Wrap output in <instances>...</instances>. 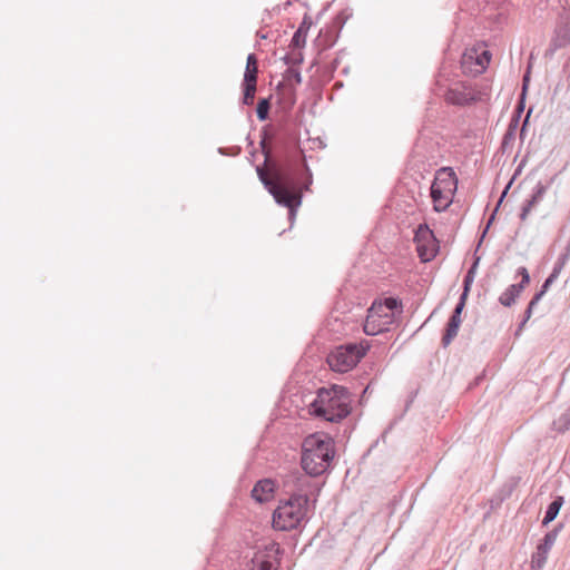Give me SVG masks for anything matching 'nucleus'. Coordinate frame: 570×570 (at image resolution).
<instances>
[{
    "instance_id": "f257e3e1",
    "label": "nucleus",
    "mask_w": 570,
    "mask_h": 570,
    "mask_svg": "<svg viewBox=\"0 0 570 570\" xmlns=\"http://www.w3.org/2000/svg\"><path fill=\"white\" fill-rule=\"evenodd\" d=\"M261 146L265 156L264 165L267 169L259 166L256 168L259 180L277 204L288 208L289 219H293L296 209L302 204V190L298 188L295 175L289 168L272 160V154L265 139L261 141Z\"/></svg>"
},
{
    "instance_id": "f03ea898",
    "label": "nucleus",
    "mask_w": 570,
    "mask_h": 570,
    "mask_svg": "<svg viewBox=\"0 0 570 570\" xmlns=\"http://www.w3.org/2000/svg\"><path fill=\"white\" fill-rule=\"evenodd\" d=\"M311 480L306 475H291L285 482L291 497L279 503L273 513V528L279 531H291L298 528L307 519L308 493Z\"/></svg>"
},
{
    "instance_id": "7ed1b4c3",
    "label": "nucleus",
    "mask_w": 570,
    "mask_h": 570,
    "mask_svg": "<svg viewBox=\"0 0 570 570\" xmlns=\"http://www.w3.org/2000/svg\"><path fill=\"white\" fill-rule=\"evenodd\" d=\"M352 396L344 386L333 385L330 389L322 387L316 397L311 402V414L328 422H340L351 413Z\"/></svg>"
},
{
    "instance_id": "20e7f679",
    "label": "nucleus",
    "mask_w": 570,
    "mask_h": 570,
    "mask_svg": "<svg viewBox=\"0 0 570 570\" xmlns=\"http://www.w3.org/2000/svg\"><path fill=\"white\" fill-rule=\"evenodd\" d=\"M301 464L306 474L317 476L323 474L334 458L332 440L324 434H311L302 444Z\"/></svg>"
},
{
    "instance_id": "39448f33",
    "label": "nucleus",
    "mask_w": 570,
    "mask_h": 570,
    "mask_svg": "<svg viewBox=\"0 0 570 570\" xmlns=\"http://www.w3.org/2000/svg\"><path fill=\"white\" fill-rule=\"evenodd\" d=\"M458 189V177L451 167H442L436 170L431 185V198L435 212H444L453 202Z\"/></svg>"
},
{
    "instance_id": "423d86ee",
    "label": "nucleus",
    "mask_w": 570,
    "mask_h": 570,
    "mask_svg": "<svg viewBox=\"0 0 570 570\" xmlns=\"http://www.w3.org/2000/svg\"><path fill=\"white\" fill-rule=\"evenodd\" d=\"M368 348L370 344L366 341L346 343L331 351L326 361L331 370L345 373L352 370L365 356Z\"/></svg>"
},
{
    "instance_id": "0eeeda50",
    "label": "nucleus",
    "mask_w": 570,
    "mask_h": 570,
    "mask_svg": "<svg viewBox=\"0 0 570 570\" xmlns=\"http://www.w3.org/2000/svg\"><path fill=\"white\" fill-rule=\"evenodd\" d=\"M568 46H570V11L564 10L559 14L553 35L544 56L552 58L558 50Z\"/></svg>"
},
{
    "instance_id": "6e6552de",
    "label": "nucleus",
    "mask_w": 570,
    "mask_h": 570,
    "mask_svg": "<svg viewBox=\"0 0 570 570\" xmlns=\"http://www.w3.org/2000/svg\"><path fill=\"white\" fill-rule=\"evenodd\" d=\"M558 534V528L547 532L542 541L537 546V550L531 557L532 570L543 569L548 559V554L557 541Z\"/></svg>"
},
{
    "instance_id": "1a4fd4ad",
    "label": "nucleus",
    "mask_w": 570,
    "mask_h": 570,
    "mask_svg": "<svg viewBox=\"0 0 570 570\" xmlns=\"http://www.w3.org/2000/svg\"><path fill=\"white\" fill-rule=\"evenodd\" d=\"M444 99L454 106H468L476 100V92L469 85L455 83L445 91Z\"/></svg>"
},
{
    "instance_id": "9d476101",
    "label": "nucleus",
    "mask_w": 570,
    "mask_h": 570,
    "mask_svg": "<svg viewBox=\"0 0 570 570\" xmlns=\"http://www.w3.org/2000/svg\"><path fill=\"white\" fill-rule=\"evenodd\" d=\"M381 312H383L382 305L373 304L368 308V313L363 326L365 334L374 336L389 328V325L391 324V318L387 321L379 322L381 317Z\"/></svg>"
},
{
    "instance_id": "9b49d317",
    "label": "nucleus",
    "mask_w": 570,
    "mask_h": 570,
    "mask_svg": "<svg viewBox=\"0 0 570 570\" xmlns=\"http://www.w3.org/2000/svg\"><path fill=\"white\" fill-rule=\"evenodd\" d=\"M518 275L521 276V282L519 284L510 285L499 297V302L503 306H511L515 299L520 296L521 292L524 289L525 285L530 282V275L525 267L518 268Z\"/></svg>"
},
{
    "instance_id": "f8f14e48",
    "label": "nucleus",
    "mask_w": 570,
    "mask_h": 570,
    "mask_svg": "<svg viewBox=\"0 0 570 570\" xmlns=\"http://www.w3.org/2000/svg\"><path fill=\"white\" fill-rule=\"evenodd\" d=\"M274 490L275 484L271 479L261 480L254 485L252 498L259 503L267 502L273 497Z\"/></svg>"
},
{
    "instance_id": "ddd939ff",
    "label": "nucleus",
    "mask_w": 570,
    "mask_h": 570,
    "mask_svg": "<svg viewBox=\"0 0 570 570\" xmlns=\"http://www.w3.org/2000/svg\"><path fill=\"white\" fill-rule=\"evenodd\" d=\"M313 24L312 18L307 14L304 16L299 27L294 32L289 43L291 49H301L305 47L307 32Z\"/></svg>"
},
{
    "instance_id": "4468645a",
    "label": "nucleus",
    "mask_w": 570,
    "mask_h": 570,
    "mask_svg": "<svg viewBox=\"0 0 570 570\" xmlns=\"http://www.w3.org/2000/svg\"><path fill=\"white\" fill-rule=\"evenodd\" d=\"M563 503H564L563 497L558 495L554 498V500L548 505L546 515L542 520V525H544V527L548 525L550 522H552L557 518Z\"/></svg>"
},
{
    "instance_id": "2eb2a0df",
    "label": "nucleus",
    "mask_w": 570,
    "mask_h": 570,
    "mask_svg": "<svg viewBox=\"0 0 570 570\" xmlns=\"http://www.w3.org/2000/svg\"><path fill=\"white\" fill-rule=\"evenodd\" d=\"M256 83L257 81L253 78V75L246 77V80L243 82L244 87V96L243 104L250 105L254 101L255 92H256Z\"/></svg>"
},
{
    "instance_id": "dca6fc26",
    "label": "nucleus",
    "mask_w": 570,
    "mask_h": 570,
    "mask_svg": "<svg viewBox=\"0 0 570 570\" xmlns=\"http://www.w3.org/2000/svg\"><path fill=\"white\" fill-rule=\"evenodd\" d=\"M564 259H566V257L562 261L560 259L558 263H556L551 274L542 284L541 289L537 293V294H541V297L546 294V292L551 286V284L558 278L561 269L563 268Z\"/></svg>"
},
{
    "instance_id": "f3484780",
    "label": "nucleus",
    "mask_w": 570,
    "mask_h": 570,
    "mask_svg": "<svg viewBox=\"0 0 570 570\" xmlns=\"http://www.w3.org/2000/svg\"><path fill=\"white\" fill-rule=\"evenodd\" d=\"M553 430L563 433L570 428V406L567 407L552 423Z\"/></svg>"
},
{
    "instance_id": "a211bd4d",
    "label": "nucleus",
    "mask_w": 570,
    "mask_h": 570,
    "mask_svg": "<svg viewBox=\"0 0 570 570\" xmlns=\"http://www.w3.org/2000/svg\"><path fill=\"white\" fill-rule=\"evenodd\" d=\"M548 187L542 183H538L534 187L533 194L530 199L525 200V205L530 208L535 207L542 199L547 193Z\"/></svg>"
},
{
    "instance_id": "6ab92c4d",
    "label": "nucleus",
    "mask_w": 570,
    "mask_h": 570,
    "mask_svg": "<svg viewBox=\"0 0 570 570\" xmlns=\"http://www.w3.org/2000/svg\"><path fill=\"white\" fill-rule=\"evenodd\" d=\"M248 570H272L273 563L264 553H256Z\"/></svg>"
},
{
    "instance_id": "aec40b11",
    "label": "nucleus",
    "mask_w": 570,
    "mask_h": 570,
    "mask_svg": "<svg viewBox=\"0 0 570 570\" xmlns=\"http://www.w3.org/2000/svg\"><path fill=\"white\" fill-rule=\"evenodd\" d=\"M541 294H534V296L532 297V299L530 301L525 312H524V317L523 320L521 321V323L519 324V327H518V331H517V334H519L522 328L524 327V325L527 324V322L530 320L531 315H532V312H533V308L537 306V304L540 302L541 299Z\"/></svg>"
},
{
    "instance_id": "412c9836",
    "label": "nucleus",
    "mask_w": 570,
    "mask_h": 570,
    "mask_svg": "<svg viewBox=\"0 0 570 570\" xmlns=\"http://www.w3.org/2000/svg\"><path fill=\"white\" fill-rule=\"evenodd\" d=\"M257 59L254 53L248 55L247 57V63L246 69L244 73V80H246V77L249 75H253V78L257 81Z\"/></svg>"
},
{
    "instance_id": "4be33fe9",
    "label": "nucleus",
    "mask_w": 570,
    "mask_h": 570,
    "mask_svg": "<svg viewBox=\"0 0 570 570\" xmlns=\"http://www.w3.org/2000/svg\"><path fill=\"white\" fill-rule=\"evenodd\" d=\"M269 109H271V104H269L268 99H261L258 101L257 108H256L257 118L261 121L266 120L268 118Z\"/></svg>"
},
{
    "instance_id": "5701e85b",
    "label": "nucleus",
    "mask_w": 570,
    "mask_h": 570,
    "mask_svg": "<svg viewBox=\"0 0 570 570\" xmlns=\"http://www.w3.org/2000/svg\"><path fill=\"white\" fill-rule=\"evenodd\" d=\"M459 328H460L459 326L451 325L448 323L445 333L442 337V345L444 347H446L453 341V338L458 335Z\"/></svg>"
},
{
    "instance_id": "b1692460",
    "label": "nucleus",
    "mask_w": 570,
    "mask_h": 570,
    "mask_svg": "<svg viewBox=\"0 0 570 570\" xmlns=\"http://www.w3.org/2000/svg\"><path fill=\"white\" fill-rule=\"evenodd\" d=\"M292 53H287L284 56L283 60L284 63L287 66H296L301 65L303 62V53L301 51H295V49H292Z\"/></svg>"
},
{
    "instance_id": "393cba45",
    "label": "nucleus",
    "mask_w": 570,
    "mask_h": 570,
    "mask_svg": "<svg viewBox=\"0 0 570 570\" xmlns=\"http://www.w3.org/2000/svg\"><path fill=\"white\" fill-rule=\"evenodd\" d=\"M478 262H479V259L475 261V263L471 266V268L468 271L466 275L464 276L462 294H465V295L469 294L470 287L474 279V269H475Z\"/></svg>"
},
{
    "instance_id": "a878e982",
    "label": "nucleus",
    "mask_w": 570,
    "mask_h": 570,
    "mask_svg": "<svg viewBox=\"0 0 570 570\" xmlns=\"http://www.w3.org/2000/svg\"><path fill=\"white\" fill-rule=\"evenodd\" d=\"M379 305L383 306V311L386 309L391 313H394L395 309L400 308V312H402V304L397 298L394 297H387L384 299L383 303H380Z\"/></svg>"
},
{
    "instance_id": "bb28decb",
    "label": "nucleus",
    "mask_w": 570,
    "mask_h": 570,
    "mask_svg": "<svg viewBox=\"0 0 570 570\" xmlns=\"http://www.w3.org/2000/svg\"><path fill=\"white\" fill-rule=\"evenodd\" d=\"M490 57L491 56H490L489 51H483L482 55L476 58V66H478V68L475 69L476 73L482 72L487 68L488 63L490 62Z\"/></svg>"
},
{
    "instance_id": "cd10ccee",
    "label": "nucleus",
    "mask_w": 570,
    "mask_h": 570,
    "mask_svg": "<svg viewBox=\"0 0 570 570\" xmlns=\"http://www.w3.org/2000/svg\"><path fill=\"white\" fill-rule=\"evenodd\" d=\"M423 238V239H428V238H434L433 237V233L432 230L425 225V226H420L416 234H415V239L417 242H420V239Z\"/></svg>"
},
{
    "instance_id": "c85d7f7f",
    "label": "nucleus",
    "mask_w": 570,
    "mask_h": 570,
    "mask_svg": "<svg viewBox=\"0 0 570 570\" xmlns=\"http://www.w3.org/2000/svg\"><path fill=\"white\" fill-rule=\"evenodd\" d=\"M417 252H419V256L421 257L422 261L424 262H428L430 261L431 258L434 257V253L433 250H431L430 253H428L426 248H424L423 245H420L417 244Z\"/></svg>"
},
{
    "instance_id": "c756f323",
    "label": "nucleus",
    "mask_w": 570,
    "mask_h": 570,
    "mask_svg": "<svg viewBox=\"0 0 570 570\" xmlns=\"http://www.w3.org/2000/svg\"><path fill=\"white\" fill-rule=\"evenodd\" d=\"M466 297H468V295L461 294V296L459 298V302H458V304H456V306H455V308H454L452 314L461 316V313H462V311H463V308L465 306Z\"/></svg>"
},
{
    "instance_id": "7c9ffc66",
    "label": "nucleus",
    "mask_w": 570,
    "mask_h": 570,
    "mask_svg": "<svg viewBox=\"0 0 570 570\" xmlns=\"http://www.w3.org/2000/svg\"><path fill=\"white\" fill-rule=\"evenodd\" d=\"M518 118L513 119L511 124L509 125V129L504 135V142H507L508 139L513 137V130L517 127Z\"/></svg>"
},
{
    "instance_id": "2f4dec72",
    "label": "nucleus",
    "mask_w": 570,
    "mask_h": 570,
    "mask_svg": "<svg viewBox=\"0 0 570 570\" xmlns=\"http://www.w3.org/2000/svg\"><path fill=\"white\" fill-rule=\"evenodd\" d=\"M288 77L293 78L297 83L302 82L301 72L294 68H288L287 70Z\"/></svg>"
},
{
    "instance_id": "473e14b6",
    "label": "nucleus",
    "mask_w": 570,
    "mask_h": 570,
    "mask_svg": "<svg viewBox=\"0 0 570 570\" xmlns=\"http://www.w3.org/2000/svg\"><path fill=\"white\" fill-rule=\"evenodd\" d=\"M531 209H532V208H530V207H528L525 204H523L522 209H521V213H520V219H521L522 222H524V220L528 218V216H529V214H530Z\"/></svg>"
},
{
    "instance_id": "72a5a7b5",
    "label": "nucleus",
    "mask_w": 570,
    "mask_h": 570,
    "mask_svg": "<svg viewBox=\"0 0 570 570\" xmlns=\"http://www.w3.org/2000/svg\"><path fill=\"white\" fill-rule=\"evenodd\" d=\"M389 317H391V323H392L394 320V313H391V312L384 309V312H381V317H380L379 322L387 321V320H390Z\"/></svg>"
},
{
    "instance_id": "f704fd0d",
    "label": "nucleus",
    "mask_w": 570,
    "mask_h": 570,
    "mask_svg": "<svg viewBox=\"0 0 570 570\" xmlns=\"http://www.w3.org/2000/svg\"><path fill=\"white\" fill-rule=\"evenodd\" d=\"M448 323L460 327L462 323L461 316L452 314Z\"/></svg>"
},
{
    "instance_id": "c9c22d12",
    "label": "nucleus",
    "mask_w": 570,
    "mask_h": 570,
    "mask_svg": "<svg viewBox=\"0 0 570 570\" xmlns=\"http://www.w3.org/2000/svg\"><path fill=\"white\" fill-rule=\"evenodd\" d=\"M530 112H531V110H529V112H528V115H527V117H525V119H524V121H523V125H522V128H521V132H520V135H521V136H523V134H524V131H525V127H527V125H528V120H529V117H530Z\"/></svg>"
},
{
    "instance_id": "e433bc0d",
    "label": "nucleus",
    "mask_w": 570,
    "mask_h": 570,
    "mask_svg": "<svg viewBox=\"0 0 570 570\" xmlns=\"http://www.w3.org/2000/svg\"><path fill=\"white\" fill-rule=\"evenodd\" d=\"M528 82H529V72H527L523 77V92L527 90Z\"/></svg>"
},
{
    "instance_id": "4c0bfd02",
    "label": "nucleus",
    "mask_w": 570,
    "mask_h": 570,
    "mask_svg": "<svg viewBox=\"0 0 570 570\" xmlns=\"http://www.w3.org/2000/svg\"><path fill=\"white\" fill-rule=\"evenodd\" d=\"M510 185H511V181L508 184V186H507V187H505V189L503 190V193H502V195H501V197H500V199H499L498 206L502 203V200H503L504 196H505V195H507V193H508V189H509Z\"/></svg>"
},
{
    "instance_id": "58836bf2",
    "label": "nucleus",
    "mask_w": 570,
    "mask_h": 570,
    "mask_svg": "<svg viewBox=\"0 0 570 570\" xmlns=\"http://www.w3.org/2000/svg\"><path fill=\"white\" fill-rule=\"evenodd\" d=\"M493 219H494V214L490 217V219H489V222H488V225H487V227H485V229H484V232H483L482 237H484V235H485V233L488 232V229H489L490 225L492 224Z\"/></svg>"
},
{
    "instance_id": "ea45409f",
    "label": "nucleus",
    "mask_w": 570,
    "mask_h": 570,
    "mask_svg": "<svg viewBox=\"0 0 570 570\" xmlns=\"http://www.w3.org/2000/svg\"><path fill=\"white\" fill-rule=\"evenodd\" d=\"M257 36H258L261 39H266V38H267V35H266V33H263L262 31H258V32H257Z\"/></svg>"
},
{
    "instance_id": "a19ab883",
    "label": "nucleus",
    "mask_w": 570,
    "mask_h": 570,
    "mask_svg": "<svg viewBox=\"0 0 570 570\" xmlns=\"http://www.w3.org/2000/svg\"><path fill=\"white\" fill-rule=\"evenodd\" d=\"M473 57L471 55H465L464 56V63L466 62L468 59H472Z\"/></svg>"
},
{
    "instance_id": "79ce46f5",
    "label": "nucleus",
    "mask_w": 570,
    "mask_h": 570,
    "mask_svg": "<svg viewBox=\"0 0 570 570\" xmlns=\"http://www.w3.org/2000/svg\"><path fill=\"white\" fill-rule=\"evenodd\" d=\"M522 109H523V104L521 102L519 106V110H522Z\"/></svg>"
}]
</instances>
